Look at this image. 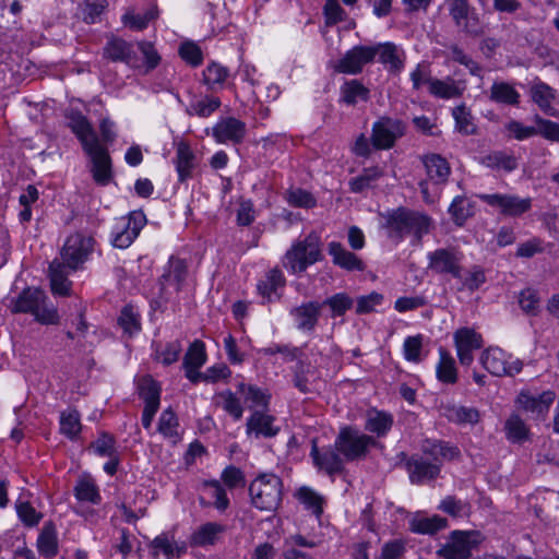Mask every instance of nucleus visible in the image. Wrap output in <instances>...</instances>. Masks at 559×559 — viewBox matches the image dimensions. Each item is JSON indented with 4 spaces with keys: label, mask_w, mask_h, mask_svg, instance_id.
<instances>
[{
    "label": "nucleus",
    "mask_w": 559,
    "mask_h": 559,
    "mask_svg": "<svg viewBox=\"0 0 559 559\" xmlns=\"http://www.w3.org/2000/svg\"><path fill=\"white\" fill-rule=\"evenodd\" d=\"M68 127L80 141L83 151L91 157L93 179L99 186L111 180V160L107 148L100 143L88 119L80 111L71 110L67 115Z\"/></svg>",
    "instance_id": "f257e3e1"
},
{
    "label": "nucleus",
    "mask_w": 559,
    "mask_h": 559,
    "mask_svg": "<svg viewBox=\"0 0 559 559\" xmlns=\"http://www.w3.org/2000/svg\"><path fill=\"white\" fill-rule=\"evenodd\" d=\"M460 455L456 447L443 441H427L421 455H412L406 461V469L412 484L421 485L436 479L441 471L443 461L454 460Z\"/></svg>",
    "instance_id": "f03ea898"
},
{
    "label": "nucleus",
    "mask_w": 559,
    "mask_h": 559,
    "mask_svg": "<svg viewBox=\"0 0 559 559\" xmlns=\"http://www.w3.org/2000/svg\"><path fill=\"white\" fill-rule=\"evenodd\" d=\"M431 218L417 211L399 207L385 216V228L389 238L401 241L405 236L413 235L419 243L421 238L430 231Z\"/></svg>",
    "instance_id": "7ed1b4c3"
},
{
    "label": "nucleus",
    "mask_w": 559,
    "mask_h": 559,
    "mask_svg": "<svg viewBox=\"0 0 559 559\" xmlns=\"http://www.w3.org/2000/svg\"><path fill=\"white\" fill-rule=\"evenodd\" d=\"M12 313H28L40 324H57L59 314L57 308L49 302L44 290L35 287L23 289L15 298L11 299Z\"/></svg>",
    "instance_id": "20e7f679"
},
{
    "label": "nucleus",
    "mask_w": 559,
    "mask_h": 559,
    "mask_svg": "<svg viewBox=\"0 0 559 559\" xmlns=\"http://www.w3.org/2000/svg\"><path fill=\"white\" fill-rule=\"evenodd\" d=\"M283 481L273 473L257 476L249 486V496L254 508L274 511L282 501Z\"/></svg>",
    "instance_id": "39448f33"
},
{
    "label": "nucleus",
    "mask_w": 559,
    "mask_h": 559,
    "mask_svg": "<svg viewBox=\"0 0 559 559\" xmlns=\"http://www.w3.org/2000/svg\"><path fill=\"white\" fill-rule=\"evenodd\" d=\"M321 259V240L316 233L295 242L285 253L283 264L292 273H301Z\"/></svg>",
    "instance_id": "423d86ee"
},
{
    "label": "nucleus",
    "mask_w": 559,
    "mask_h": 559,
    "mask_svg": "<svg viewBox=\"0 0 559 559\" xmlns=\"http://www.w3.org/2000/svg\"><path fill=\"white\" fill-rule=\"evenodd\" d=\"M373 437L368 436L352 426L343 427L335 441L334 447L345 461L354 462L366 457L369 449L376 445Z\"/></svg>",
    "instance_id": "0eeeda50"
},
{
    "label": "nucleus",
    "mask_w": 559,
    "mask_h": 559,
    "mask_svg": "<svg viewBox=\"0 0 559 559\" xmlns=\"http://www.w3.org/2000/svg\"><path fill=\"white\" fill-rule=\"evenodd\" d=\"M480 542L479 532L454 531L449 540L436 554L439 559H468Z\"/></svg>",
    "instance_id": "6e6552de"
},
{
    "label": "nucleus",
    "mask_w": 559,
    "mask_h": 559,
    "mask_svg": "<svg viewBox=\"0 0 559 559\" xmlns=\"http://www.w3.org/2000/svg\"><path fill=\"white\" fill-rule=\"evenodd\" d=\"M94 245L95 240L91 236L81 233L70 235L60 252L61 262L72 271L79 270L87 261Z\"/></svg>",
    "instance_id": "1a4fd4ad"
},
{
    "label": "nucleus",
    "mask_w": 559,
    "mask_h": 559,
    "mask_svg": "<svg viewBox=\"0 0 559 559\" xmlns=\"http://www.w3.org/2000/svg\"><path fill=\"white\" fill-rule=\"evenodd\" d=\"M405 132L404 123L399 119L381 117L372 124L370 141L377 150H389Z\"/></svg>",
    "instance_id": "9d476101"
},
{
    "label": "nucleus",
    "mask_w": 559,
    "mask_h": 559,
    "mask_svg": "<svg viewBox=\"0 0 559 559\" xmlns=\"http://www.w3.org/2000/svg\"><path fill=\"white\" fill-rule=\"evenodd\" d=\"M146 223L142 212H132L127 217H120L112 229L111 242L116 248L126 249L139 236Z\"/></svg>",
    "instance_id": "9b49d317"
},
{
    "label": "nucleus",
    "mask_w": 559,
    "mask_h": 559,
    "mask_svg": "<svg viewBox=\"0 0 559 559\" xmlns=\"http://www.w3.org/2000/svg\"><path fill=\"white\" fill-rule=\"evenodd\" d=\"M511 357L499 347H490L480 356L484 368L493 376H514L521 372L523 364L520 359L509 361Z\"/></svg>",
    "instance_id": "f8f14e48"
},
{
    "label": "nucleus",
    "mask_w": 559,
    "mask_h": 559,
    "mask_svg": "<svg viewBox=\"0 0 559 559\" xmlns=\"http://www.w3.org/2000/svg\"><path fill=\"white\" fill-rule=\"evenodd\" d=\"M477 197L506 216H521L530 211L532 206V200L530 198H520L514 194L481 193Z\"/></svg>",
    "instance_id": "ddd939ff"
},
{
    "label": "nucleus",
    "mask_w": 559,
    "mask_h": 559,
    "mask_svg": "<svg viewBox=\"0 0 559 559\" xmlns=\"http://www.w3.org/2000/svg\"><path fill=\"white\" fill-rule=\"evenodd\" d=\"M376 56L377 50L372 46H354L337 61L334 70L344 74H358L366 64L374 60Z\"/></svg>",
    "instance_id": "4468645a"
},
{
    "label": "nucleus",
    "mask_w": 559,
    "mask_h": 559,
    "mask_svg": "<svg viewBox=\"0 0 559 559\" xmlns=\"http://www.w3.org/2000/svg\"><path fill=\"white\" fill-rule=\"evenodd\" d=\"M104 58L112 62H123L132 69H140L141 62L132 43L120 37H111L103 48Z\"/></svg>",
    "instance_id": "2eb2a0df"
},
{
    "label": "nucleus",
    "mask_w": 559,
    "mask_h": 559,
    "mask_svg": "<svg viewBox=\"0 0 559 559\" xmlns=\"http://www.w3.org/2000/svg\"><path fill=\"white\" fill-rule=\"evenodd\" d=\"M322 305L317 300L306 301L290 309L289 314L297 330L312 333L319 323Z\"/></svg>",
    "instance_id": "dca6fc26"
},
{
    "label": "nucleus",
    "mask_w": 559,
    "mask_h": 559,
    "mask_svg": "<svg viewBox=\"0 0 559 559\" xmlns=\"http://www.w3.org/2000/svg\"><path fill=\"white\" fill-rule=\"evenodd\" d=\"M453 337L460 364L471 366L474 361V350L483 346L481 335L472 329L463 328L457 330Z\"/></svg>",
    "instance_id": "f3484780"
},
{
    "label": "nucleus",
    "mask_w": 559,
    "mask_h": 559,
    "mask_svg": "<svg viewBox=\"0 0 559 559\" xmlns=\"http://www.w3.org/2000/svg\"><path fill=\"white\" fill-rule=\"evenodd\" d=\"M310 456L314 465L330 476L341 474L344 471L345 459L336 451L335 447L319 450L316 440H313Z\"/></svg>",
    "instance_id": "a211bd4d"
},
{
    "label": "nucleus",
    "mask_w": 559,
    "mask_h": 559,
    "mask_svg": "<svg viewBox=\"0 0 559 559\" xmlns=\"http://www.w3.org/2000/svg\"><path fill=\"white\" fill-rule=\"evenodd\" d=\"M247 133L246 123L234 117L222 118L212 129V135L217 143L238 144Z\"/></svg>",
    "instance_id": "6ab92c4d"
},
{
    "label": "nucleus",
    "mask_w": 559,
    "mask_h": 559,
    "mask_svg": "<svg viewBox=\"0 0 559 559\" xmlns=\"http://www.w3.org/2000/svg\"><path fill=\"white\" fill-rule=\"evenodd\" d=\"M138 392L144 403L142 419H152L159 408V384L151 376H143L138 380Z\"/></svg>",
    "instance_id": "aec40b11"
},
{
    "label": "nucleus",
    "mask_w": 559,
    "mask_h": 559,
    "mask_svg": "<svg viewBox=\"0 0 559 559\" xmlns=\"http://www.w3.org/2000/svg\"><path fill=\"white\" fill-rule=\"evenodd\" d=\"M554 401L555 393L552 391L533 393L528 390H523L516 397V405L525 412H530L536 416H544Z\"/></svg>",
    "instance_id": "412c9836"
},
{
    "label": "nucleus",
    "mask_w": 559,
    "mask_h": 559,
    "mask_svg": "<svg viewBox=\"0 0 559 559\" xmlns=\"http://www.w3.org/2000/svg\"><path fill=\"white\" fill-rule=\"evenodd\" d=\"M429 267L440 274L449 273L455 278H461V255L449 249H437L429 253Z\"/></svg>",
    "instance_id": "4be33fe9"
},
{
    "label": "nucleus",
    "mask_w": 559,
    "mask_h": 559,
    "mask_svg": "<svg viewBox=\"0 0 559 559\" xmlns=\"http://www.w3.org/2000/svg\"><path fill=\"white\" fill-rule=\"evenodd\" d=\"M239 392L248 407L253 411L250 419H273L271 416L265 415L270 399L267 394L255 386L246 385L245 383L239 384Z\"/></svg>",
    "instance_id": "5701e85b"
},
{
    "label": "nucleus",
    "mask_w": 559,
    "mask_h": 559,
    "mask_svg": "<svg viewBox=\"0 0 559 559\" xmlns=\"http://www.w3.org/2000/svg\"><path fill=\"white\" fill-rule=\"evenodd\" d=\"M178 178L180 182L193 177L198 166L197 156L187 142H179L176 146V156L174 159Z\"/></svg>",
    "instance_id": "b1692460"
},
{
    "label": "nucleus",
    "mask_w": 559,
    "mask_h": 559,
    "mask_svg": "<svg viewBox=\"0 0 559 559\" xmlns=\"http://www.w3.org/2000/svg\"><path fill=\"white\" fill-rule=\"evenodd\" d=\"M428 179L436 183L442 185L447 182L451 168L448 160L439 154H426L421 156Z\"/></svg>",
    "instance_id": "393cba45"
},
{
    "label": "nucleus",
    "mask_w": 559,
    "mask_h": 559,
    "mask_svg": "<svg viewBox=\"0 0 559 559\" xmlns=\"http://www.w3.org/2000/svg\"><path fill=\"white\" fill-rule=\"evenodd\" d=\"M329 254L335 265L347 271H362L364 262L353 252L346 250L340 242L332 241L328 247Z\"/></svg>",
    "instance_id": "a878e982"
},
{
    "label": "nucleus",
    "mask_w": 559,
    "mask_h": 559,
    "mask_svg": "<svg viewBox=\"0 0 559 559\" xmlns=\"http://www.w3.org/2000/svg\"><path fill=\"white\" fill-rule=\"evenodd\" d=\"M152 552L157 556L162 552L167 559L180 557L187 551L186 543H177L173 535L169 533H162L157 535L150 544Z\"/></svg>",
    "instance_id": "bb28decb"
},
{
    "label": "nucleus",
    "mask_w": 559,
    "mask_h": 559,
    "mask_svg": "<svg viewBox=\"0 0 559 559\" xmlns=\"http://www.w3.org/2000/svg\"><path fill=\"white\" fill-rule=\"evenodd\" d=\"M533 102L540 110L548 116H557V110L552 107L556 98V91L544 82L534 83L530 90Z\"/></svg>",
    "instance_id": "cd10ccee"
},
{
    "label": "nucleus",
    "mask_w": 559,
    "mask_h": 559,
    "mask_svg": "<svg viewBox=\"0 0 559 559\" xmlns=\"http://www.w3.org/2000/svg\"><path fill=\"white\" fill-rule=\"evenodd\" d=\"M69 269L64 263L60 261H52L49 266V278L51 292L59 296H69L71 282L68 280Z\"/></svg>",
    "instance_id": "c85d7f7f"
},
{
    "label": "nucleus",
    "mask_w": 559,
    "mask_h": 559,
    "mask_svg": "<svg viewBox=\"0 0 559 559\" xmlns=\"http://www.w3.org/2000/svg\"><path fill=\"white\" fill-rule=\"evenodd\" d=\"M370 91L360 81L353 79L341 86V102L348 106H355L360 102H368Z\"/></svg>",
    "instance_id": "c756f323"
},
{
    "label": "nucleus",
    "mask_w": 559,
    "mask_h": 559,
    "mask_svg": "<svg viewBox=\"0 0 559 559\" xmlns=\"http://www.w3.org/2000/svg\"><path fill=\"white\" fill-rule=\"evenodd\" d=\"M377 50L379 61L389 67L390 71L400 72L404 67V60L396 45L383 43L372 46Z\"/></svg>",
    "instance_id": "7c9ffc66"
},
{
    "label": "nucleus",
    "mask_w": 559,
    "mask_h": 559,
    "mask_svg": "<svg viewBox=\"0 0 559 559\" xmlns=\"http://www.w3.org/2000/svg\"><path fill=\"white\" fill-rule=\"evenodd\" d=\"M429 93L439 98H455L463 94L464 87L460 86L454 79H432L428 81Z\"/></svg>",
    "instance_id": "2f4dec72"
},
{
    "label": "nucleus",
    "mask_w": 559,
    "mask_h": 559,
    "mask_svg": "<svg viewBox=\"0 0 559 559\" xmlns=\"http://www.w3.org/2000/svg\"><path fill=\"white\" fill-rule=\"evenodd\" d=\"M158 17V9L152 5L144 14H136L132 9H128L121 16V22L126 27L132 31H143L148 23Z\"/></svg>",
    "instance_id": "473e14b6"
},
{
    "label": "nucleus",
    "mask_w": 559,
    "mask_h": 559,
    "mask_svg": "<svg viewBox=\"0 0 559 559\" xmlns=\"http://www.w3.org/2000/svg\"><path fill=\"white\" fill-rule=\"evenodd\" d=\"M439 362L436 367L438 380L443 383H455L457 380V370L454 358L442 347L439 349Z\"/></svg>",
    "instance_id": "72a5a7b5"
},
{
    "label": "nucleus",
    "mask_w": 559,
    "mask_h": 559,
    "mask_svg": "<svg viewBox=\"0 0 559 559\" xmlns=\"http://www.w3.org/2000/svg\"><path fill=\"white\" fill-rule=\"evenodd\" d=\"M489 98L495 103L511 106H516L520 103L519 92L507 82H493Z\"/></svg>",
    "instance_id": "f704fd0d"
},
{
    "label": "nucleus",
    "mask_w": 559,
    "mask_h": 559,
    "mask_svg": "<svg viewBox=\"0 0 559 559\" xmlns=\"http://www.w3.org/2000/svg\"><path fill=\"white\" fill-rule=\"evenodd\" d=\"M225 531V526L216 522H207L201 525L191 535V545L205 546L213 545L217 536Z\"/></svg>",
    "instance_id": "c9c22d12"
},
{
    "label": "nucleus",
    "mask_w": 559,
    "mask_h": 559,
    "mask_svg": "<svg viewBox=\"0 0 559 559\" xmlns=\"http://www.w3.org/2000/svg\"><path fill=\"white\" fill-rule=\"evenodd\" d=\"M452 116L455 121V130L463 135H473L477 132V126L471 110L464 105L453 108Z\"/></svg>",
    "instance_id": "e433bc0d"
},
{
    "label": "nucleus",
    "mask_w": 559,
    "mask_h": 559,
    "mask_svg": "<svg viewBox=\"0 0 559 559\" xmlns=\"http://www.w3.org/2000/svg\"><path fill=\"white\" fill-rule=\"evenodd\" d=\"M74 496L79 501L99 504L102 497L99 489L92 478H81L74 487Z\"/></svg>",
    "instance_id": "4c0bfd02"
},
{
    "label": "nucleus",
    "mask_w": 559,
    "mask_h": 559,
    "mask_svg": "<svg viewBox=\"0 0 559 559\" xmlns=\"http://www.w3.org/2000/svg\"><path fill=\"white\" fill-rule=\"evenodd\" d=\"M37 549L46 558H52L58 552V542L52 524H46L37 538Z\"/></svg>",
    "instance_id": "58836bf2"
},
{
    "label": "nucleus",
    "mask_w": 559,
    "mask_h": 559,
    "mask_svg": "<svg viewBox=\"0 0 559 559\" xmlns=\"http://www.w3.org/2000/svg\"><path fill=\"white\" fill-rule=\"evenodd\" d=\"M284 285L285 277L282 271L273 269L266 274L265 280L259 282L257 288L263 298L271 300L277 288L283 287Z\"/></svg>",
    "instance_id": "ea45409f"
},
{
    "label": "nucleus",
    "mask_w": 559,
    "mask_h": 559,
    "mask_svg": "<svg viewBox=\"0 0 559 559\" xmlns=\"http://www.w3.org/2000/svg\"><path fill=\"white\" fill-rule=\"evenodd\" d=\"M294 367V384L302 393L309 392L311 384L316 380L317 371L306 364L301 358Z\"/></svg>",
    "instance_id": "a19ab883"
},
{
    "label": "nucleus",
    "mask_w": 559,
    "mask_h": 559,
    "mask_svg": "<svg viewBox=\"0 0 559 559\" xmlns=\"http://www.w3.org/2000/svg\"><path fill=\"white\" fill-rule=\"evenodd\" d=\"M296 496L300 503L314 515L320 516L322 514L325 500L320 493L310 487L304 486L298 489Z\"/></svg>",
    "instance_id": "79ce46f5"
},
{
    "label": "nucleus",
    "mask_w": 559,
    "mask_h": 559,
    "mask_svg": "<svg viewBox=\"0 0 559 559\" xmlns=\"http://www.w3.org/2000/svg\"><path fill=\"white\" fill-rule=\"evenodd\" d=\"M383 176V171L378 166L365 168L362 173L350 179L349 188L355 193H360L370 188L374 181Z\"/></svg>",
    "instance_id": "37998d69"
},
{
    "label": "nucleus",
    "mask_w": 559,
    "mask_h": 559,
    "mask_svg": "<svg viewBox=\"0 0 559 559\" xmlns=\"http://www.w3.org/2000/svg\"><path fill=\"white\" fill-rule=\"evenodd\" d=\"M481 164L488 168L504 170L507 173L514 170L518 163L514 156L503 152H493L481 158Z\"/></svg>",
    "instance_id": "c03bdc74"
},
{
    "label": "nucleus",
    "mask_w": 559,
    "mask_h": 559,
    "mask_svg": "<svg viewBox=\"0 0 559 559\" xmlns=\"http://www.w3.org/2000/svg\"><path fill=\"white\" fill-rule=\"evenodd\" d=\"M221 107V100L218 97L205 96L201 99L192 102L187 108L189 116H198L202 118L210 117L214 111Z\"/></svg>",
    "instance_id": "a18cd8bd"
},
{
    "label": "nucleus",
    "mask_w": 559,
    "mask_h": 559,
    "mask_svg": "<svg viewBox=\"0 0 559 559\" xmlns=\"http://www.w3.org/2000/svg\"><path fill=\"white\" fill-rule=\"evenodd\" d=\"M322 308L324 306L329 307L331 311V317H342L354 306V300L346 293H338L331 297H328L322 302Z\"/></svg>",
    "instance_id": "49530a36"
},
{
    "label": "nucleus",
    "mask_w": 559,
    "mask_h": 559,
    "mask_svg": "<svg viewBox=\"0 0 559 559\" xmlns=\"http://www.w3.org/2000/svg\"><path fill=\"white\" fill-rule=\"evenodd\" d=\"M202 488L214 499L213 504L218 511H225L229 507V499L219 480H205L202 484Z\"/></svg>",
    "instance_id": "de8ad7c7"
},
{
    "label": "nucleus",
    "mask_w": 559,
    "mask_h": 559,
    "mask_svg": "<svg viewBox=\"0 0 559 559\" xmlns=\"http://www.w3.org/2000/svg\"><path fill=\"white\" fill-rule=\"evenodd\" d=\"M445 526L447 520L439 515L414 519L411 522V530L419 534H433Z\"/></svg>",
    "instance_id": "09e8293b"
},
{
    "label": "nucleus",
    "mask_w": 559,
    "mask_h": 559,
    "mask_svg": "<svg viewBox=\"0 0 559 559\" xmlns=\"http://www.w3.org/2000/svg\"><path fill=\"white\" fill-rule=\"evenodd\" d=\"M138 46V50L142 53L143 58H144V62L143 64H141V68L140 69H143V73H148L151 72L152 70H154L155 68L158 67V64L160 63V56L158 53V51L156 50V48L154 47L153 43L151 41H146V40H141V41H138L136 44Z\"/></svg>",
    "instance_id": "8fccbe9b"
},
{
    "label": "nucleus",
    "mask_w": 559,
    "mask_h": 559,
    "mask_svg": "<svg viewBox=\"0 0 559 559\" xmlns=\"http://www.w3.org/2000/svg\"><path fill=\"white\" fill-rule=\"evenodd\" d=\"M206 360L203 342L195 340L188 348L183 357V368L200 369Z\"/></svg>",
    "instance_id": "3c124183"
},
{
    "label": "nucleus",
    "mask_w": 559,
    "mask_h": 559,
    "mask_svg": "<svg viewBox=\"0 0 559 559\" xmlns=\"http://www.w3.org/2000/svg\"><path fill=\"white\" fill-rule=\"evenodd\" d=\"M448 211L453 222L459 226H462L473 214V207L464 197H455Z\"/></svg>",
    "instance_id": "603ef678"
},
{
    "label": "nucleus",
    "mask_w": 559,
    "mask_h": 559,
    "mask_svg": "<svg viewBox=\"0 0 559 559\" xmlns=\"http://www.w3.org/2000/svg\"><path fill=\"white\" fill-rule=\"evenodd\" d=\"M227 78L228 70L225 67L215 62L209 64L203 72L204 83L211 90H215L216 86H222Z\"/></svg>",
    "instance_id": "864d4df0"
},
{
    "label": "nucleus",
    "mask_w": 559,
    "mask_h": 559,
    "mask_svg": "<svg viewBox=\"0 0 559 559\" xmlns=\"http://www.w3.org/2000/svg\"><path fill=\"white\" fill-rule=\"evenodd\" d=\"M534 121L536 123V135H540L551 142H559V123L544 119L538 115L534 117Z\"/></svg>",
    "instance_id": "5fc2aeb1"
},
{
    "label": "nucleus",
    "mask_w": 559,
    "mask_h": 559,
    "mask_svg": "<svg viewBox=\"0 0 559 559\" xmlns=\"http://www.w3.org/2000/svg\"><path fill=\"white\" fill-rule=\"evenodd\" d=\"M521 309L528 316H537L540 310V299L532 288L523 289L519 296Z\"/></svg>",
    "instance_id": "6e6d98bb"
},
{
    "label": "nucleus",
    "mask_w": 559,
    "mask_h": 559,
    "mask_svg": "<svg viewBox=\"0 0 559 559\" xmlns=\"http://www.w3.org/2000/svg\"><path fill=\"white\" fill-rule=\"evenodd\" d=\"M181 350V343L179 341H173L160 348H156L155 358L163 365L169 366L178 360Z\"/></svg>",
    "instance_id": "4d7b16f0"
},
{
    "label": "nucleus",
    "mask_w": 559,
    "mask_h": 559,
    "mask_svg": "<svg viewBox=\"0 0 559 559\" xmlns=\"http://www.w3.org/2000/svg\"><path fill=\"white\" fill-rule=\"evenodd\" d=\"M454 24L467 36L476 38L484 34V25L474 10L465 19L461 20L460 23Z\"/></svg>",
    "instance_id": "13d9d810"
},
{
    "label": "nucleus",
    "mask_w": 559,
    "mask_h": 559,
    "mask_svg": "<svg viewBox=\"0 0 559 559\" xmlns=\"http://www.w3.org/2000/svg\"><path fill=\"white\" fill-rule=\"evenodd\" d=\"M454 24L467 36L476 38L484 34V25L474 10L465 19L461 20L460 23Z\"/></svg>",
    "instance_id": "bf43d9fd"
},
{
    "label": "nucleus",
    "mask_w": 559,
    "mask_h": 559,
    "mask_svg": "<svg viewBox=\"0 0 559 559\" xmlns=\"http://www.w3.org/2000/svg\"><path fill=\"white\" fill-rule=\"evenodd\" d=\"M167 281L173 282L176 285V289L179 290L182 283L187 277V264L181 259L171 258L169 260L168 273L164 275Z\"/></svg>",
    "instance_id": "052dcab7"
},
{
    "label": "nucleus",
    "mask_w": 559,
    "mask_h": 559,
    "mask_svg": "<svg viewBox=\"0 0 559 559\" xmlns=\"http://www.w3.org/2000/svg\"><path fill=\"white\" fill-rule=\"evenodd\" d=\"M287 202L296 207L311 209L317 204L314 197L304 189H290L286 192Z\"/></svg>",
    "instance_id": "680f3d73"
},
{
    "label": "nucleus",
    "mask_w": 559,
    "mask_h": 559,
    "mask_svg": "<svg viewBox=\"0 0 559 559\" xmlns=\"http://www.w3.org/2000/svg\"><path fill=\"white\" fill-rule=\"evenodd\" d=\"M442 411V416L448 419H475L479 417V413L476 408L462 405H443Z\"/></svg>",
    "instance_id": "e2e57ef3"
},
{
    "label": "nucleus",
    "mask_w": 559,
    "mask_h": 559,
    "mask_svg": "<svg viewBox=\"0 0 559 559\" xmlns=\"http://www.w3.org/2000/svg\"><path fill=\"white\" fill-rule=\"evenodd\" d=\"M280 431V427L272 425V421H247V433L257 439L272 438Z\"/></svg>",
    "instance_id": "0e129e2a"
},
{
    "label": "nucleus",
    "mask_w": 559,
    "mask_h": 559,
    "mask_svg": "<svg viewBox=\"0 0 559 559\" xmlns=\"http://www.w3.org/2000/svg\"><path fill=\"white\" fill-rule=\"evenodd\" d=\"M15 509L19 515V519L26 526H35L41 520V514L35 510V508L27 501H17L15 503Z\"/></svg>",
    "instance_id": "69168bd1"
},
{
    "label": "nucleus",
    "mask_w": 559,
    "mask_h": 559,
    "mask_svg": "<svg viewBox=\"0 0 559 559\" xmlns=\"http://www.w3.org/2000/svg\"><path fill=\"white\" fill-rule=\"evenodd\" d=\"M115 444V438L104 432L92 443V448L102 457H112L117 453Z\"/></svg>",
    "instance_id": "338daca9"
},
{
    "label": "nucleus",
    "mask_w": 559,
    "mask_h": 559,
    "mask_svg": "<svg viewBox=\"0 0 559 559\" xmlns=\"http://www.w3.org/2000/svg\"><path fill=\"white\" fill-rule=\"evenodd\" d=\"M460 280L462 281V289L474 292L486 282V275L480 266L474 265L465 276L461 275Z\"/></svg>",
    "instance_id": "774afa93"
}]
</instances>
